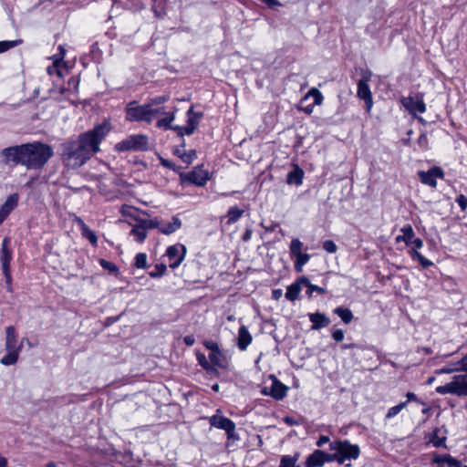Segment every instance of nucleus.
Returning <instances> with one entry per match:
<instances>
[{
  "mask_svg": "<svg viewBox=\"0 0 467 467\" xmlns=\"http://www.w3.org/2000/svg\"><path fill=\"white\" fill-rule=\"evenodd\" d=\"M110 126L102 123L80 134L76 140H68L61 144V157L67 168L81 167L94 154L100 150L99 145L109 134Z\"/></svg>",
  "mask_w": 467,
  "mask_h": 467,
  "instance_id": "1",
  "label": "nucleus"
},
{
  "mask_svg": "<svg viewBox=\"0 0 467 467\" xmlns=\"http://www.w3.org/2000/svg\"><path fill=\"white\" fill-rule=\"evenodd\" d=\"M25 167L28 170L43 168L48 160L54 155L51 146L38 141L25 143Z\"/></svg>",
  "mask_w": 467,
  "mask_h": 467,
  "instance_id": "2",
  "label": "nucleus"
},
{
  "mask_svg": "<svg viewBox=\"0 0 467 467\" xmlns=\"http://www.w3.org/2000/svg\"><path fill=\"white\" fill-rule=\"evenodd\" d=\"M332 448L334 453L323 451V463L337 461L342 464L346 460H357L360 454V449L357 444H351L348 441H337Z\"/></svg>",
  "mask_w": 467,
  "mask_h": 467,
  "instance_id": "3",
  "label": "nucleus"
},
{
  "mask_svg": "<svg viewBox=\"0 0 467 467\" xmlns=\"http://www.w3.org/2000/svg\"><path fill=\"white\" fill-rule=\"evenodd\" d=\"M462 366L461 370L467 372V361L462 358L458 361ZM436 392L441 395L453 394L458 397L467 396V375L461 374L452 378V380L436 388Z\"/></svg>",
  "mask_w": 467,
  "mask_h": 467,
  "instance_id": "4",
  "label": "nucleus"
},
{
  "mask_svg": "<svg viewBox=\"0 0 467 467\" xmlns=\"http://www.w3.org/2000/svg\"><path fill=\"white\" fill-rule=\"evenodd\" d=\"M22 342L17 341V333L13 326H9L5 328V348L6 354L2 357L0 363L4 366L15 365L19 357V353L22 350Z\"/></svg>",
  "mask_w": 467,
  "mask_h": 467,
  "instance_id": "5",
  "label": "nucleus"
},
{
  "mask_svg": "<svg viewBox=\"0 0 467 467\" xmlns=\"http://www.w3.org/2000/svg\"><path fill=\"white\" fill-rule=\"evenodd\" d=\"M176 112V107L168 109L164 106L149 104V114L150 123L156 117L162 115L165 116L158 119V121L156 122V126L161 129L171 130L172 128L171 123L175 119Z\"/></svg>",
  "mask_w": 467,
  "mask_h": 467,
  "instance_id": "6",
  "label": "nucleus"
},
{
  "mask_svg": "<svg viewBox=\"0 0 467 467\" xmlns=\"http://www.w3.org/2000/svg\"><path fill=\"white\" fill-rule=\"evenodd\" d=\"M148 149V137L142 134L130 135L115 145V150L118 151H144Z\"/></svg>",
  "mask_w": 467,
  "mask_h": 467,
  "instance_id": "7",
  "label": "nucleus"
},
{
  "mask_svg": "<svg viewBox=\"0 0 467 467\" xmlns=\"http://www.w3.org/2000/svg\"><path fill=\"white\" fill-rule=\"evenodd\" d=\"M371 77L372 73L370 70H362V78L358 82L357 96L364 101L367 112H369L373 107L372 92L368 85Z\"/></svg>",
  "mask_w": 467,
  "mask_h": 467,
  "instance_id": "8",
  "label": "nucleus"
},
{
  "mask_svg": "<svg viewBox=\"0 0 467 467\" xmlns=\"http://www.w3.org/2000/svg\"><path fill=\"white\" fill-rule=\"evenodd\" d=\"M2 162L5 165H23L26 162V149L25 144L16 145L5 148L0 152Z\"/></svg>",
  "mask_w": 467,
  "mask_h": 467,
  "instance_id": "9",
  "label": "nucleus"
},
{
  "mask_svg": "<svg viewBox=\"0 0 467 467\" xmlns=\"http://www.w3.org/2000/svg\"><path fill=\"white\" fill-rule=\"evenodd\" d=\"M208 420L211 427L225 431L229 440L239 439L235 432V423L232 420L221 415V410H217L216 414L209 417Z\"/></svg>",
  "mask_w": 467,
  "mask_h": 467,
  "instance_id": "10",
  "label": "nucleus"
},
{
  "mask_svg": "<svg viewBox=\"0 0 467 467\" xmlns=\"http://www.w3.org/2000/svg\"><path fill=\"white\" fill-rule=\"evenodd\" d=\"M157 227H159V221L156 219L150 220L138 218L136 219V223L132 226L130 234L134 237L136 242L141 244L147 237V232Z\"/></svg>",
  "mask_w": 467,
  "mask_h": 467,
  "instance_id": "11",
  "label": "nucleus"
},
{
  "mask_svg": "<svg viewBox=\"0 0 467 467\" xmlns=\"http://www.w3.org/2000/svg\"><path fill=\"white\" fill-rule=\"evenodd\" d=\"M126 119L129 121L150 122L149 103L137 105L135 101L130 102L126 108Z\"/></svg>",
  "mask_w": 467,
  "mask_h": 467,
  "instance_id": "12",
  "label": "nucleus"
},
{
  "mask_svg": "<svg viewBox=\"0 0 467 467\" xmlns=\"http://www.w3.org/2000/svg\"><path fill=\"white\" fill-rule=\"evenodd\" d=\"M417 175L420 182L431 188L437 187V180H443L445 172L440 166H432L428 171H419Z\"/></svg>",
  "mask_w": 467,
  "mask_h": 467,
  "instance_id": "13",
  "label": "nucleus"
},
{
  "mask_svg": "<svg viewBox=\"0 0 467 467\" xmlns=\"http://www.w3.org/2000/svg\"><path fill=\"white\" fill-rule=\"evenodd\" d=\"M10 239L5 237L2 242V247L0 251V262L2 265L3 274L5 277L7 285H11L12 277L10 272V262L12 260V249L9 247Z\"/></svg>",
  "mask_w": 467,
  "mask_h": 467,
  "instance_id": "14",
  "label": "nucleus"
},
{
  "mask_svg": "<svg viewBox=\"0 0 467 467\" xmlns=\"http://www.w3.org/2000/svg\"><path fill=\"white\" fill-rule=\"evenodd\" d=\"M188 120L186 126H172L171 130H175L180 136L192 135L202 116V113H195L192 107L187 112Z\"/></svg>",
  "mask_w": 467,
  "mask_h": 467,
  "instance_id": "15",
  "label": "nucleus"
},
{
  "mask_svg": "<svg viewBox=\"0 0 467 467\" xmlns=\"http://www.w3.org/2000/svg\"><path fill=\"white\" fill-rule=\"evenodd\" d=\"M186 254V247L183 244H177L171 245L166 250V256L171 261L170 267L177 268L184 260Z\"/></svg>",
  "mask_w": 467,
  "mask_h": 467,
  "instance_id": "16",
  "label": "nucleus"
},
{
  "mask_svg": "<svg viewBox=\"0 0 467 467\" xmlns=\"http://www.w3.org/2000/svg\"><path fill=\"white\" fill-rule=\"evenodd\" d=\"M411 245H413V248L409 251V254L413 261L419 262L422 269H427L430 266L434 265L432 261L426 258L420 252H418V249H420L423 246V241L420 238L414 237L411 240Z\"/></svg>",
  "mask_w": 467,
  "mask_h": 467,
  "instance_id": "17",
  "label": "nucleus"
},
{
  "mask_svg": "<svg viewBox=\"0 0 467 467\" xmlns=\"http://www.w3.org/2000/svg\"><path fill=\"white\" fill-rule=\"evenodd\" d=\"M431 463L438 464L437 467H444L443 464H446L449 467H462V462L448 453L439 454L434 452L431 458Z\"/></svg>",
  "mask_w": 467,
  "mask_h": 467,
  "instance_id": "18",
  "label": "nucleus"
},
{
  "mask_svg": "<svg viewBox=\"0 0 467 467\" xmlns=\"http://www.w3.org/2000/svg\"><path fill=\"white\" fill-rule=\"evenodd\" d=\"M185 178L190 182L198 185L203 186L209 180L208 172L201 168H197L185 175Z\"/></svg>",
  "mask_w": 467,
  "mask_h": 467,
  "instance_id": "19",
  "label": "nucleus"
},
{
  "mask_svg": "<svg viewBox=\"0 0 467 467\" xmlns=\"http://www.w3.org/2000/svg\"><path fill=\"white\" fill-rule=\"evenodd\" d=\"M321 101V95L317 89H313L307 94L301 101V109L306 113L312 112V108L315 104H319Z\"/></svg>",
  "mask_w": 467,
  "mask_h": 467,
  "instance_id": "20",
  "label": "nucleus"
},
{
  "mask_svg": "<svg viewBox=\"0 0 467 467\" xmlns=\"http://www.w3.org/2000/svg\"><path fill=\"white\" fill-rule=\"evenodd\" d=\"M75 222L79 227L81 235L84 238L88 239L93 246H97L98 237L95 232L89 229V227L85 223V222L80 217H76Z\"/></svg>",
  "mask_w": 467,
  "mask_h": 467,
  "instance_id": "21",
  "label": "nucleus"
},
{
  "mask_svg": "<svg viewBox=\"0 0 467 467\" xmlns=\"http://www.w3.org/2000/svg\"><path fill=\"white\" fill-rule=\"evenodd\" d=\"M302 284H306V278L301 277L296 282L290 285L285 293V297L289 301L297 299L299 293L302 291Z\"/></svg>",
  "mask_w": 467,
  "mask_h": 467,
  "instance_id": "22",
  "label": "nucleus"
},
{
  "mask_svg": "<svg viewBox=\"0 0 467 467\" xmlns=\"http://www.w3.org/2000/svg\"><path fill=\"white\" fill-rule=\"evenodd\" d=\"M252 336L245 326H241L238 330L237 346L240 350L244 351L252 342Z\"/></svg>",
  "mask_w": 467,
  "mask_h": 467,
  "instance_id": "23",
  "label": "nucleus"
},
{
  "mask_svg": "<svg viewBox=\"0 0 467 467\" xmlns=\"http://www.w3.org/2000/svg\"><path fill=\"white\" fill-rule=\"evenodd\" d=\"M286 391L287 388L275 378H274L271 389L267 393L278 400H282L286 395Z\"/></svg>",
  "mask_w": 467,
  "mask_h": 467,
  "instance_id": "24",
  "label": "nucleus"
},
{
  "mask_svg": "<svg viewBox=\"0 0 467 467\" xmlns=\"http://www.w3.org/2000/svg\"><path fill=\"white\" fill-rule=\"evenodd\" d=\"M173 153L187 164L192 163L197 157L196 151L194 150L186 151L183 147H176L173 150Z\"/></svg>",
  "mask_w": 467,
  "mask_h": 467,
  "instance_id": "25",
  "label": "nucleus"
},
{
  "mask_svg": "<svg viewBox=\"0 0 467 467\" xmlns=\"http://www.w3.org/2000/svg\"><path fill=\"white\" fill-rule=\"evenodd\" d=\"M18 195L14 193L7 197L0 209V213L6 218L10 212L17 205Z\"/></svg>",
  "mask_w": 467,
  "mask_h": 467,
  "instance_id": "26",
  "label": "nucleus"
},
{
  "mask_svg": "<svg viewBox=\"0 0 467 467\" xmlns=\"http://www.w3.org/2000/svg\"><path fill=\"white\" fill-rule=\"evenodd\" d=\"M182 226V222L179 218L173 217L171 222L164 223L162 225L159 224V230L163 234H171L176 232Z\"/></svg>",
  "mask_w": 467,
  "mask_h": 467,
  "instance_id": "27",
  "label": "nucleus"
},
{
  "mask_svg": "<svg viewBox=\"0 0 467 467\" xmlns=\"http://www.w3.org/2000/svg\"><path fill=\"white\" fill-rule=\"evenodd\" d=\"M405 107L411 113H424L426 111V104L423 99L413 100L410 99V103L406 104Z\"/></svg>",
  "mask_w": 467,
  "mask_h": 467,
  "instance_id": "28",
  "label": "nucleus"
},
{
  "mask_svg": "<svg viewBox=\"0 0 467 467\" xmlns=\"http://www.w3.org/2000/svg\"><path fill=\"white\" fill-rule=\"evenodd\" d=\"M303 171L296 167L287 174L286 182L288 184L300 185L303 180Z\"/></svg>",
  "mask_w": 467,
  "mask_h": 467,
  "instance_id": "29",
  "label": "nucleus"
},
{
  "mask_svg": "<svg viewBox=\"0 0 467 467\" xmlns=\"http://www.w3.org/2000/svg\"><path fill=\"white\" fill-rule=\"evenodd\" d=\"M345 324H349L353 319V313L349 308L339 306L334 310Z\"/></svg>",
  "mask_w": 467,
  "mask_h": 467,
  "instance_id": "30",
  "label": "nucleus"
},
{
  "mask_svg": "<svg viewBox=\"0 0 467 467\" xmlns=\"http://www.w3.org/2000/svg\"><path fill=\"white\" fill-rule=\"evenodd\" d=\"M400 232L402 233V242L406 244V245H411V240L415 237V233L410 224L404 225Z\"/></svg>",
  "mask_w": 467,
  "mask_h": 467,
  "instance_id": "31",
  "label": "nucleus"
},
{
  "mask_svg": "<svg viewBox=\"0 0 467 467\" xmlns=\"http://www.w3.org/2000/svg\"><path fill=\"white\" fill-rule=\"evenodd\" d=\"M244 214V210L239 209L237 206H232L227 213V223L232 224L237 222Z\"/></svg>",
  "mask_w": 467,
  "mask_h": 467,
  "instance_id": "32",
  "label": "nucleus"
},
{
  "mask_svg": "<svg viewBox=\"0 0 467 467\" xmlns=\"http://www.w3.org/2000/svg\"><path fill=\"white\" fill-rule=\"evenodd\" d=\"M321 466V450H316L309 455L306 462V467H319Z\"/></svg>",
  "mask_w": 467,
  "mask_h": 467,
  "instance_id": "33",
  "label": "nucleus"
},
{
  "mask_svg": "<svg viewBox=\"0 0 467 467\" xmlns=\"http://www.w3.org/2000/svg\"><path fill=\"white\" fill-rule=\"evenodd\" d=\"M290 254L296 258L304 253V244L299 239H293L290 244Z\"/></svg>",
  "mask_w": 467,
  "mask_h": 467,
  "instance_id": "34",
  "label": "nucleus"
},
{
  "mask_svg": "<svg viewBox=\"0 0 467 467\" xmlns=\"http://www.w3.org/2000/svg\"><path fill=\"white\" fill-rule=\"evenodd\" d=\"M439 430L435 429L430 438V442L436 448L444 447L446 448V437H440L438 435Z\"/></svg>",
  "mask_w": 467,
  "mask_h": 467,
  "instance_id": "35",
  "label": "nucleus"
},
{
  "mask_svg": "<svg viewBox=\"0 0 467 467\" xmlns=\"http://www.w3.org/2000/svg\"><path fill=\"white\" fill-rule=\"evenodd\" d=\"M310 256L306 253H303L296 257L295 260V269L296 272H301L303 269V266L308 262Z\"/></svg>",
  "mask_w": 467,
  "mask_h": 467,
  "instance_id": "36",
  "label": "nucleus"
},
{
  "mask_svg": "<svg viewBox=\"0 0 467 467\" xmlns=\"http://www.w3.org/2000/svg\"><path fill=\"white\" fill-rule=\"evenodd\" d=\"M298 460V454H296L295 456H283L280 461V466L279 467H298L296 465V462Z\"/></svg>",
  "mask_w": 467,
  "mask_h": 467,
  "instance_id": "37",
  "label": "nucleus"
},
{
  "mask_svg": "<svg viewBox=\"0 0 467 467\" xmlns=\"http://www.w3.org/2000/svg\"><path fill=\"white\" fill-rule=\"evenodd\" d=\"M209 359L211 362L218 367H223V355L222 354L221 350L211 352L209 355Z\"/></svg>",
  "mask_w": 467,
  "mask_h": 467,
  "instance_id": "38",
  "label": "nucleus"
},
{
  "mask_svg": "<svg viewBox=\"0 0 467 467\" xmlns=\"http://www.w3.org/2000/svg\"><path fill=\"white\" fill-rule=\"evenodd\" d=\"M407 406V402H400L398 405L393 406L388 410V412L385 416V419H391L398 415L405 407Z\"/></svg>",
  "mask_w": 467,
  "mask_h": 467,
  "instance_id": "39",
  "label": "nucleus"
},
{
  "mask_svg": "<svg viewBox=\"0 0 467 467\" xmlns=\"http://www.w3.org/2000/svg\"><path fill=\"white\" fill-rule=\"evenodd\" d=\"M134 265L140 269L147 268V254L145 253L137 254Z\"/></svg>",
  "mask_w": 467,
  "mask_h": 467,
  "instance_id": "40",
  "label": "nucleus"
},
{
  "mask_svg": "<svg viewBox=\"0 0 467 467\" xmlns=\"http://www.w3.org/2000/svg\"><path fill=\"white\" fill-rule=\"evenodd\" d=\"M306 289V294L308 297L313 296L314 292L321 293V288L317 285H314L310 284L309 280L306 278V284H302V290Z\"/></svg>",
  "mask_w": 467,
  "mask_h": 467,
  "instance_id": "41",
  "label": "nucleus"
},
{
  "mask_svg": "<svg viewBox=\"0 0 467 467\" xmlns=\"http://www.w3.org/2000/svg\"><path fill=\"white\" fill-rule=\"evenodd\" d=\"M417 144L421 150H429V140L425 132H421L417 140Z\"/></svg>",
  "mask_w": 467,
  "mask_h": 467,
  "instance_id": "42",
  "label": "nucleus"
},
{
  "mask_svg": "<svg viewBox=\"0 0 467 467\" xmlns=\"http://www.w3.org/2000/svg\"><path fill=\"white\" fill-rule=\"evenodd\" d=\"M22 42V40L14 41H0V53H4L8 49L16 47Z\"/></svg>",
  "mask_w": 467,
  "mask_h": 467,
  "instance_id": "43",
  "label": "nucleus"
},
{
  "mask_svg": "<svg viewBox=\"0 0 467 467\" xmlns=\"http://www.w3.org/2000/svg\"><path fill=\"white\" fill-rule=\"evenodd\" d=\"M309 318L313 323L312 328L318 329L321 327V313H314L309 315Z\"/></svg>",
  "mask_w": 467,
  "mask_h": 467,
  "instance_id": "44",
  "label": "nucleus"
},
{
  "mask_svg": "<svg viewBox=\"0 0 467 467\" xmlns=\"http://www.w3.org/2000/svg\"><path fill=\"white\" fill-rule=\"evenodd\" d=\"M99 264L100 265L106 269V270H109V272L111 273H116L118 272V267L116 266V265L110 261H107L105 259H100L99 260Z\"/></svg>",
  "mask_w": 467,
  "mask_h": 467,
  "instance_id": "45",
  "label": "nucleus"
},
{
  "mask_svg": "<svg viewBox=\"0 0 467 467\" xmlns=\"http://www.w3.org/2000/svg\"><path fill=\"white\" fill-rule=\"evenodd\" d=\"M337 249V244L332 240L323 241V250H326L327 253L333 254L336 253Z\"/></svg>",
  "mask_w": 467,
  "mask_h": 467,
  "instance_id": "46",
  "label": "nucleus"
},
{
  "mask_svg": "<svg viewBox=\"0 0 467 467\" xmlns=\"http://www.w3.org/2000/svg\"><path fill=\"white\" fill-rule=\"evenodd\" d=\"M197 360L199 364L206 370H209L211 368V366L209 364V361L207 360L204 354L198 352L197 355Z\"/></svg>",
  "mask_w": 467,
  "mask_h": 467,
  "instance_id": "47",
  "label": "nucleus"
},
{
  "mask_svg": "<svg viewBox=\"0 0 467 467\" xmlns=\"http://www.w3.org/2000/svg\"><path fill=\"white\" fill-rule=\"evenodd\" d=\"M455 202L460 206L461 210L464 212L467 208V197L463 194H460L456 197Z\"/></svg>",
  "mask_w": 467,
  "mask_h": 467,
  "instance_id": "48",
  "label": "nucleus"
},
{
  "mask_svg": "<svg viewBox=\"0 0 467 467\" xmlns=\"http://www.w3.org/2000/svg\"><path fill=\"white\" fill-rule=\"evenodd\" d=\"M169 99L168 96H159L150 100L149 104L162 106Z\"/></svg>",
  "mask_w": 467,
  "mask_h": 467,
  "instance_id": "49",
  "label": "nucleus"
},
{
  "mask_svg": "<svg viewBox=\"0 0 467 467\" xmlns=\"http://www.w3.org/2000/svg\"><path fill=\"white\" fill-rule=\"evenodd\" d=\"M156 268L158 269L157 272H150V276L153 278L161 277L166 271V265H157Z\"/></svg>",
  "mask_w": 467,
  "mask_h": 467,
  "instance_id": "50",
  "label": "nucleus"
},
{
  "mask_svg": "<svg viewBox=\"0 0 467 467\" xmlns=\"http://www.w3.org/2000/svg\"><path fill=\"white\" fill-rule=\"evenodd\" d=\"M58 64H59V61L57 58H55L54 62H53V65L49 66L47 68V74L48 75H53L55 73L60 75V72L57 68L58 67Z\"/></svg>",
  "mask_w": 467,
  "mask_h": 467,
  "instance_id": "51",
  "label": "nucleus"
},
{
  "mask_svg": "<svg viewBox=\"0 0 467 467\" xmlns=\"http://www.w3.org/2000/svg\"><path fill=\"white\" fill-rule=\"evenodd\" d=\"M332 337L335 341L340 342L344 339V331L340 328L332 331Z\"/></svg>",
  "mask_w": 467,
  "mask_h": 467,
  "instance_id": "52",
  "label": "nucleus"
},
{
  "mask_svg": "<svg viewBox=\"0 0 467 467\" xmlns=\"http://www.w3.org/2000/svg\"><path fill=\"white\" fill-rule=\"evenodd\" d=\"M407 400L404 402H407V404L410 401L418 402V403H423L418 396L413 392H407L406 394Z\"/></svg>",
  "mask_w": 467,
  "mask_h": 467,
  "instance_id": "53",
  "label": "nucleus"
},
{
  "mask_svg": "<svg viewBox=\"0 0 467 467\" xmlns=\"http://www.w3.org/2000/svg\"><path fill=\"white\" fill-rule=\"evenodd\" d=\"M204 346L206 347V348L211 350V352L220 350L217 343L213 341H205Z\"/></svg>",
  "mask_w": 467,
  "mask_h": 467,
  "instance_id": "54",
  "label": "nucleus"
},
{
  "mask_svg": "<svg viewBox=\"0 0 467 467\" xmlns=\"http://www.w3.org/2000/svg\"><path fill=\"white\" fill-rule=\"evenodd\" d=\"M160 160H161V163L162 166L171 169V170L175 169V164L172 161L163 159V158H161Z\"/></svg>",
  "mask_w": 467,
  "mask_h": 467,
  "instance_id": "55",
  "label": "nucleus"
},
{
  "mask_svg": "<svg viewBox=\"0 0 467 467\" xmlns=\"http://www.w3.org/2000/svg\"><path fill=\"white\" fill-rule=\"evenodd\" d=\"M183 341L187 346H192L195 343V338L193 336H186L184 337Z\"/></svg>",
  "mask_w": 467,
  "mask_h": 467,
  "instance_id": "56",
  "label": "nucleus"
},
{
  "mask_svg": "<svg viewBox=\"0 0 467 467\" xmlns=\"http://www.w3.org/2000/svg\"><path fill=\"white\" fill-rule=\"evenodd\" d=\"M272 294H273V298L278 300L282 296L283 292L281 289H275V290H273Z\"/></svg>",
  "mask_w": 467,
  "mask_h": 467,
  "instance_id": "57",
  "label": "nucleus"
},
{
  "mask_svg": "<svg viewBox=\"0 0 467 467\" xmlns=\"http://www.w3.org/2000/svg\"><path fill=\"white\" fill-rule=\"evenodd\" d=\"M284 421L285 423H287L288 425H290V426L295 425V424L297 423L292 417H289V416H285L284 418Z\"/></svg>",
  "mask_w": 467,
  "mask_h": 467,
  "instance_id": "58",
  "label": "nucleus"
},
{
  "mask_svg": "<svg viewBox=\"0 0 467 467\" xmlns=\"http://www.w3.org/2000/svg\"><path fill=\"white\" fill-rule=\"evenodd\" d=\"M58 49H59V57H57L58 59V61L60 62V60L64 57L65 56V48L62 47V46H59L58 47Z\"/></svg>",
  "mask_w": 467,
  "mask_h": 467,
  "instance_id": "59",
  "label": "nucleus"
},
{
  "mask_svg": "<svg viewBox=\"0 0 467 467\" xmlns=\"http://www.w3.org/2000/svg\"><path fill=\"white\" fill-rule=\"evenodd\" d=\"M420 349L425 355L432 354V349L430 347H422Z\"/></svg>",
  "mask_w": 467,
  "mask_h": 467,
  "instance_id": "60",
  "label": "nucleus"
},
{
  "mask_svg": "<svg viewBox=\"0 0 467 467\" xmlns=\"http://www.w3.org/2000/svg\"><path fill=\"white\" fill-rule=\"evenodd\" d=\"M0 467H7V460L0 455Z\"/></svg>",
  "mask_w": 467,
  "mask_h": 467,
  "instance_id": "61",
  "label": "nucleus"
},
{
  "mask_svg": "<svg viewBox=\"0 0 467 467\" xmlns=\"http://www.w3.org/2000/svg\"><path fill=\"white\" fill-rule=\"evenodd\" d=\"M330 323L329 317L323 315V327L327 326Z\"/></svg>",
  "mask_w": 467,
  "mask_h": 467,
  "instance_id": "62",
  "label": "nucleus"
},
{
  "mask_svg": "<svg viewBox=\"0 0 467 467\" xmlns=\"http://www.w3.org/2000/svg\"><path fill=\"white\" fill-rule=\"evenodd\" d=\"M251 234H252L251 231H246V233L244 234V235L243 237L244 241H248L251 238Z\"/></svg>",
  "mask_w": 467,
  "mask_h": 467,
  "instance_id": "63",
  "label": "nucleus"
},
{
  "mask_svg": "<svg viewBox=\"0 0 467 467\" xmlns=\"http://www.w3.org/2000/svg\"><path fill=\"white\" fill-rule=\"evenodd\" d=\"M353 347H354V345H353V344H344V345L342 346V348H343V349H348V348H352Z\"/></svg>",
  "mask_w": 467,
  "mask_h": 467,
  "instance_id": "64",
  "label": "nucleus"
}]
</instances>
